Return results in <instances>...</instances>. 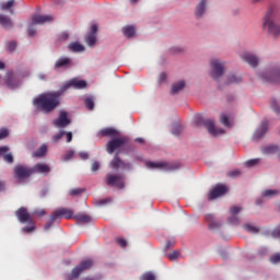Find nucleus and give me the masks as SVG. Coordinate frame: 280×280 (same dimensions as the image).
Masks as SVG:
<instances>
[{
    "mask_svg": "<svg viewBox=\"0 0 280 280\" xmlns=\"http://www.w3.org/2000/svg\"><path fill=\"white\" fill-rule=\"evenodd\" d=\"M80 194H84V189L73 188V189L70 190V196H80Z\"/></svg>",
    "mask_w": 280,
    "mask_h": 280,
    "instance_id": "nucleus-45",
    "label": "nucleus"
},
{
    "mask_svg": "<svg viewBox=\"0 0 280 280\" xmlns=\"http://www.w3.org/2000/svg\"><path fill=\"white\" fill-rule=\"evenodd\" d=\"M60 218H65L66 220H71V218H74L73 210L69 208H59L55 210L50 217V221L45 224L44 230L49 231V229H51V226L54 225V222H56V220H60Z\"/></svg>",
    "mask_w": 280,
    "mask_h": 280,
    "instance_id": "nucleus-4",
    "label": "nucleus"
},
{
    "mask_svg": "<svg viewBox=\"0 0 280 280\" xmlns=\"http://www.w3.org/2000/svg\"><path fill=\"white\" fill-rule=\"evenodd\" d=\"M220 121L225 126V128H231V121H229V116H226V114L220 115Z\"/></svg>",
    "mask_w": 280,
    "mask_h": 280,
    "instance_id": "nucleus-41",
    "label": "nucleus"
},
{
    "mask_svg": "<svg viewBox=\"0 0 280 280\" xmlns=\"http://www.w3.org/2000/svg\"><path fill=\"white\" fill-rule=\"evenodd\" d=\"M27 34L28 36H36V28H34V26H28Z\"/></svg>",
    "mask_w": 280,
    "mask_h": 280,
    "instance_id": "nucleus-52",
    "label": "nucleus"
},
{
    "mask_svg": "<svg viewBox=\"0 0 280 280\" xmlns=\"http://www.w3.org/2000/svg\"><path fill=\"white\" fill-rule=\"evenodd\" d=\"M243 229H245V231H247V233H252L253 235H257V233H259V228L247 223L243 225Z\"/></svg>",
    "mask_w": 280,
    "mask_h": 280,
    "instance_id": "nucleus-34",
    "label": "nucleus"
},
{
    "mask_svg": "<svg viewBox=\"0 0 280 280\" xmlns=\"http://www.w3.org/2000/svg\"><path fill=\"white\" fill-rule=\"evenodd\" d=\"M73 66V62L71 61V58L69 57H60L55 62V69H69Z\"/></svg>",
    "mask_w": 280,
    "mask_h": 280,
    "instance_id": "nucleus-18",
    "label": "nucleus"
},
{
    "mask_svg": "<svg viewBox=\"0 0 280 280\" xmlns=\"http://www.w3.org/2000/svg\"><path fill=\"white\" fill-rule=\"evenodd\" d=\"M260 78L264 82H272L275 84L280 83V67H273L266 70L261 73Z\"/></svg>",
    "mask_w": 280,
    "mask_h": 280,
    "instance_id": "nucleus-7",
    "label": "nucleus"
},
{
    "mask_svg": "<svg viewBox=\"0 0 280 280\" xmlns=\"http://www.w3.org/2000/svg\"><path fill=\"white\" fill-rule=\"evenodd\" d=\"M0 191H5V182L0 180Z\"/></svg>",
    "mask_w": 280,
    "mask_h": 280,
    "instance_id": "nucleus-61",
    "label": "nucleus"
},
{
    "mask_svg": "<svg viewBox=\"0 0 280 280\" xmlns=\"http://www.w3.org/2000/svg\"><path fill=\"white\" fill-rule=\"evenodd\" d=\"M88 83L85 80H79V79H71L66 84H63L60 90L55 92H46L43 94H39L37 97L33 100V106L38 110L39 113H45L46 115L49 113H52V110H56L60 106V96L69 91V89H77L82 90L86 89Z\"/></svg>",
    "mask_w": 280,
    "mask_h": 280,
    "instance_id": "nucleus-1",
    "label": "nucleus"
},
{
    "mask_svg": "<svg viewBox=\"0 0 280 280\" xmlns=\"http://www.w3.org/2000/svg\"><path fill=\"white\" fill-rule=\"evenodd\" d=\"M75 154V152L73 150L68 151L65 155H63V161H71V158Z\"/></svg>",
    "mask_w": 280,
    "mask_h": 280,
    "instance_id": "nucleus-49",
    "label": "nucleus"
},
{
    "mask_svg": "<svg viewBox=\"0 0 280 280\" xmlns=\"http://www.w3.org/2000/svg\"><path fill=\"white\" fill-rule=\"evenodd\" d=\"M73 218L75 221L80 222V224H89V222L93 220L91 215L84 213H78Z\"/></svg>",
    "mask_w": 280,
    "mask_h": 280,
    "instance_id": "nucleus-28",
    "label": "nucleus"
},
{
    "mask_svg": "<svg viewBox=\"0 0 280 280\" xmlns=\"http://www.w3.org/2000/svg\"><path fill=\"white\" fill-rule=\"evenodd\" d=\"M165 80H167V74H165V72H162V73L160 74V77H159V82H160V84H161L162 82H165Z\"/></svg>",
    "mask_w": 280,
    "mask_h": 280,
    "instance_id": "nucleus-56",
    "label": "nucleus"
},
{
    "mask_svg": "<svg viewBox=\"0 0 280 280\" xmlns=\"http://www.w3.org/2000/svg\"><path fill=\"white\" fill-rule=\"evenodd\" d=\"M178 257H180L179 252H173L172 254H168L170 261H176V259H178Z\"/></svg>",
    "mask_w": 280,
    "mask_h": 280,
    "instance_id": "nucleus-46",
    "label": "nucleus"
},
{
    "mask_svg": "<svg viewBox=\"0 0 280 280\" xmlns=\"http://www.w3.org/2000/svg\"><path fill=\"white\" fill-rule=\"evenodd\" d=\"M65 135L67 137V143H71V141H73V133L71 131H68Z\"/></svg>",
    "mask_w": 280,
    "mask_h": 280,
    "instance_id": "nucleus-54",
    "label": "nucleus"
},
{
    "mask_svg": "<svg viewBox=\"0 0 280 280\" xmlns=\"http://www.w3.org/2000/svg\"><path fill=\"white\" fill-rule=\"evenodd\" d=\"M65 135H66L65 131H59L57 135H55L52 137L54 143H58V141H60V139H62L65 137Z\"/></svg>",
    "mask_w": 280,
    "mask_h": 280,
    "instance_id": "nucleus-44",
    "label": "nucleus"
},
{
    "mask_svg": "<svg viewBox=\"0 0 280 280\" xmlns=\"http://www.w3.org/2000/svg\"><path fill=\"white\" fill-rule=\"evenodd\" d=\"M140 280H156V276L152 271H147L140 277Z\"/></svg>",
    "mask_w": 280,
    "mask_h": 280,
    "instance_id": "nucleus-40",
    "label": "nucleus"
},
{
    "mask_svg": "<svg viewBox=\"0 0 280 280\" xmlns=\"http://www.w3.org/2000/svg\"><path fill=\"white\" fill-rule=\"evenodd\" d=\"M54 21V18L51 15H33L32 22L34 25H43V23H49Z\"/></svg>",
    "mask_w": 280,
    "mask_h": 280,
    "instance_id": "nucleus-22",
    "label": "nucleus"
},
{
    "mask_svg": "<svg viewBox=\"0 0 280 280\" xmlns=\"http://www.w3.org/2000/svg\"><path fill=\"white\" fill-rule=\"evenodd\" d=\"M112 170H115L116 172L119 170H132V164L126 163L119 159V153H116L114 155V159L109 163Z\"/></svg>",
    "mask_w": 280,
    "mask_h": 280,
    "instance_id": "nucleus-13",
    "label": "nucleus"
},
{
    "mask_svg": "<svg viewBox=\"0 0 280 280\" xmlns=\"http://www.w3.org/2000/svg\"><path fill=\"white\" fill-rule=\"evenodd\" d=\"M129 139L127 137H119L109 140L106 144V150L108 154H113L115 150H119L122 145H126L128 143Z\"/></svg>",
    "mask_w": 280,
    "mask_h": 280,
    "instance_id": "nucleus-9",
    "label": "nucleus"
},
{
    "mask_svg": "<svg viewBox=\"0 0 280 280\" xmlns=\"http://www.w3.org/2000/svg\"><path fill=\"white\" fill-rule=\"evenodd\" d=\"M45 154H47V144H42L35 152H33L35 159H43Z\"/></svg>",
    "mask_w": 280,
    "mask_h": 280,
    "instance_id": "nucleus-31",
    "label": "nucleus"
},
{
    "mask_svg": "<svg viewBox=\"0 0 280 280\" xmlns=\"http://www.w3.org/2000/svg\"><path fill=\"white\" fill-rule=\"evenodd\" d=\"M271 108L275 110V113H277V115H279L280 106H279V104H277V101L271 102Z\"/></svg>",
    "mask_w": 280,
    "mask_h": 280,
    "instance_id": "nucleus-50",
    "label": "nucleus"
},
{
    "mask_svg": "<svg viewBox=\"0 0 280 280\" xmlns=\"http://www.w3.org/2000/svg\"><path fill=\"white\" fill-rule=\"evenodd\" d=\"M242 60L248 63L249 67H257L259 65V59L257 56L250 54V52H245L241 56Z\"/></svg>",
    "mask_w": 280,
    "mask_h": 280,
    "instance_id": "nucleus-20",
    "label": "nucleus"
},
{
    "mask_svg": "<svg viewBox=\"0 0 280 280\" xmlns=\"http://www.w3.org/2000/svg\"><path fill=\"white\" fill-rule=\"evenodd\" d=\"M106 185L108 187H117L118 189H124V178L121 175H110L106 176Z\"/></svg>",
    "mask_w": 280,
    "mask_h": 280,
    "instance_id": "nucleus-14",
    "label": "nucleus"
},
{
    "mask_svg": "<svg viewBox=\"0 0 280 280\" xmlns=\"http://www.w3.org/2000/svg\"><path fill=\"white\" fill-rule=\"evenodd\" d=\"M100 133L102 135V137H109L110 139H116L117 137H119V131L110 127L102 129Z\"/></svg>",
    "mask_w": 280,
    "mask_h": 280,
    "instance_id": "nucleus-23",
    "label": "nucleus"
},
{
    "mask_svg": "<svg viewBox=\"0 0 280 280\" xmlns=\"http://www.w3.org/2000/svg\"><path fill=\"white\" fill-rule=\"evenodd\" d=\"M264 27L268 30L271 36L280 35V25L275 23V20H272V11L267 12L265 16Z\"/></svg>",
    "mask_w": 280,
    "mask_h": 280,
    "instance_id": "nucleus-8",
    "label": "nucleus"
},
{
    "mask_svg": "<svg viewBox=\"0 0 280 280\" xmlns=\"http://www.w3.org/2000/svg\"><path fill=\"white\" fill-rule=\"evenodd\" d=\"M15 217L18 218L19 222H21V224H28L22 229L23 233H32L36 230L34 219H32V215L30 212H27V208L21 207L15 211Z\"/></svg>",
    "mask_w": 280,
    "mask_h": 280,
    "instance_id": "nucleus-2",
    "label": "nucleus"
},
{
    "mask_svg": "<svg viewBox=\"0 0 280 280\" xmlns=\"http://www.w3.org/2000/svg\"><path fill=\"white\" fill-rule=\"evenodd\" d=\"M13 172H14L15 178H18L19 180H25V179L30 178V176L34 175L33 167H30V166L23 165V164L15 165Z\"/></svg>",
    "mask_w": 280,
    "mask_h": 280,
    "instance_id": "nucleus-6",
    "label": "nucleus"
},
{
    "mask_svg": "<svg viewBox=\"0 0 280 280\" xmlns=\"http://www.w3.org/2000/svg\"><path fill=\"white\" fill-rule=\"evenodd\" d=\"M0 25H2L4 30H12L13 27L12 20L3 14H0Z\"/></svg>",
    "mask_w": 280,
    "mask_h": 280,
    "instance_id": "nucleus-26",
    "label": "nucleus"
},
{
    "mask_svg": "<svg viewBox=\"0 0 280 280\" xmlns=\"http://www.w3.org/2000/svg\"><path fill=\"white\" fill-rule=\"evenodd\" d=\"M206 221L209 222V229L211 231H215V229H220V226H222V223H220V221H217L213 218V214H207L206 215Z\"/></svg>",
    "mask_w": 280,
    "mask_h": 280,
    "instance_id": "nucleus-25",
    "label": "nucleus"
},
{
    "mask_svg": "<svg viewBox=\"0 0 280 280\" xmlns=\"http://www.w3.org/2000/svg\"><path fill=\"white\" fill-rule=\"evenodd\" d=\"M145 166L149 167L150 170H178V164H172L167 162H151L147 161Z\"/></svg>",
    "mask_w": 280,
    "mask_h": 280,
    "instance_id": "nucleus-11",
    "label": "nucleus"
},
{
    "mask_svg": "<svg viewBox=\"0 0 280 280\" xmlns=\"http://www.w3.org/2000/svg\"><path fill=\"white\" fill-rule=\"evenodd\" d=\"M229 191V188L224 186V184H217L209 192V200H215V198H220L224 196Z\"/></svg>",
    "mask_w": 280,
    "mask_h": 280,
    "instance_id": "nucleus-12",
    "label": "nucleus"
},
{
    "mask_svg": "<svg viewBox=\"0 0 280 280\" xmlns=\"http://www.w3.org/2000/svg\"><path fill=\"white\" fill-rule=\"evenodd\" d=\"M264 198H273V196H279V190L267 189L262 191Z\"/></svg>",
    "mask_w": 280,
    "mask_h": 280,
    "instance_id": "nucleus-38",
    "label": "nucleus"
},
{
    "mask_svg": "<svg viewBox=\"0 0 280 280\" xmlns=\"http://www.w3.org/2000/svg\"><path fill=\"white\" fill-rule=\"evenodd\" d=\"M266 132H268V121L264 120L260 127L254 132L253 141H259V139L264 138Z\"/></svg>",
    "mask_w": 280,
    "mask_h": 280,
    "instance_id": "nucleus-17",
    "label": "nucleus"
},
{
    "mask_svg": "<svg viewBox=\"0 0 280 280\" xmlns=\"http://www.w3.org/2000/svg\"><path fill=\"white\" fill-rule=\"evenodd\" d=\"M84 104L88 110H93L95 108V101L93 100V97H86L84 100Z\"/></svg>",
    "mask_w": 280,
    "mask_h": 280,
    "instance_id": "nucleus-39",
    "label": "nucleus"
},
{
    "mask_svg": "<svg viewBox=\"0 0 280 280\" xmlns=\"http://www.w3.org/2000/svg\"><path fill=\"white\" fill-rule=\"evenodd\" d=\"M91 170L92 172H97L100 170V162H93Z\"/></svg>",
    "mask_w": 280,
    "mask_h": 280,
    "instance_id": "nucleus-55",
    "label": "nucleus"
},
{
    "mask_svg": "<svg viewBox=\"0 0 280 280\" xmlns=\"http://www.w3.org/2000/svg\"><path fill=\"white\" fill-rule=\"evenodd\" d=\"M9 151H10V148L0 147V156H3V161H5V163H14V156L12 155V153L5 154V152H9Z\"/></svg>",
    "mask_w": 280,
    "mask_h": 280,
    "instance_id": "nucleus-24",
    "label": "nucleus"
},
{
    "mask_svg": "<svg viewBox=\"0 0 280 280\" xmlns=\"http://www.w3.org/2000/svg\"><path fill=\"white\" fill-rule=\"evenodd\" d=\"M211 72L210 75L213 80H219L224 75V62L220 61L219 59H212L210 61Z\"/></svg>",
    "mask_w": 280,
    "mask_h": 280,
    "instance_id": "nucleus-10",
    "label": "nucleus"
},
{
    "mask_svg": "<svg viewBox=\"0 0 280 280\" xmlns=\"http://www.w3.org/2000/svg\"><path fill=\"white\" fill-rule=\"evenodd\" d=\"M5 84L9 86V89H16L19 86V82L12 78V75H9L5 80Z\"/></svg>",
    "mask_w": 280,
    "mask_h": 280,
    "instance_id": "nucleus-36",
    "label": "nucleus"
},
{
    "mask_svg": "<svg viewBox=\"0 0 280 280\" xmlns=\"http://www.w3.org/2000/svg\"><path fill=\"white\" fill-rule=\"evenodd\" d=\"M12 5H14V0H9L8 2H1L0 9L1 10H10L11 14H13L14 11L12 10Z\"/></svg>",
    "mask_w": 280,
    "mask_h": 280,
    "instance_id": "nucleus-35",
    "label": "nucleus"
},
{
    "mask_svg": "<svg viewBox=\"0 0 280 280\" xmlns=\"http://www.w3.org/2000/svg\"><path fill=\"white\" fill-rule=\"evenodd\" d=\"M68 49L70 51L80 52V51H84V46L75 42V43L69 44Z\"/></svg>",
    "mask_w": 280,
    "mask_h": 280,
    "instance_id": "nucleus-33",
    "label": "nucleus"
},
{
    "mask_svg": "<svg viewBox=\"0 0 280 280\" xmlns=\"http://www.w3.org/2000/svg\"><path fill=\"white\" fill-rule=\"evenodd\" d=\"M82 280H100L97 277H85Z\"/></svg>",
    "mask_w": 280,
    "mask_h": 280,
    "instance_id": "nucleus-63",
    "label": "nucleus"
},
{
    "mask_svg": "<svg viewBox=\"0 0 280 280\" xmlns=\"http://www.w3.org/2000/svg\"><path fill=\"white\" fill-rule=\"evenodd\" d=\"M108 202H113V199L106 198V199L100 200L98 205H108Z\"/></svg>",
    "mask_w": 280,
    "mask_h": 280,
    "instance_id": "nucleus-59",
    "label": "nucleus"
},
{
    "mask_svg": "<svg viewBox=\"0 0 280 280\" xmlns=\"http://www.w3.org/2000/svg\"><path fill=\"white\" fill-rule=\"evenodd\" d=\"M47 212L45 211V209L42 210H36L35 211V215H38V218H43V215H45Z\"/></svg>",
    "mask_w": 280,
    "mask_h": 280,
    "instance_id": "nucleus-57",
    "label": "nucleus"
},
{
    "mask_svg": "<svg viewBox=\"0 0 280 280\" xmlns=\"http://www.w3.org/2000/svg\"><path fill=\"white\" fill-rule=\"evenodd\" d=\"M79 156H80L83 161H86V159H89V153H86V152H80V153H79Z\"/></svg>",
    "mask_w": 280,
    "mask_h": 280,
    "instance_id": "nucleus-60",
    "label": "nucleus"
},
{
    "mask_svg": "<svg viewBox=\"0 0 280 280\" xmlns=\"http://www.w3.org/2000/svg\"><path fill=\"white\" fill-rule=\"evenodd\" d=\"M185 89V81H178L172 85L171 95H176L179 91Z\"/></svg>",
    "mask_w": 280,
    "mask_h": 280,
    "instance_id": "nucleus-32",
    "label": "nucleus"
},
{
    "mask_svg": "<svg viewBox=\"0 0 280 280\" xmlns=\"http://www.w3.org/2000/svg\"><path fill=\"white\" fill-rule=\"evenodd\" d=\"M116 243L118 244V246H120L121 248H126V246H128V242L124 238H116Z\"/></svg>",
    "mask_w": 280,
    "mask_h": 280,
    "instance_id": "nucleus-48",
    "label": "nucleus"
},
{
    "mask_svg": "<svg viewBox=\"0 0 280 280\" xmlns=\"http://www.w3.org/2000/svg\"><path fill=\"white\" fill-rule=\"evenodd\" d=\"M85 42L89 47H94L95 43H97V24H93L91 26V32L85 37Z\"/></svg>",
    "mask_w": 280,
    "mask_h": 280,
    "instance_id": "nucleus-16",
    "label": "nucleus"
},
{
    "mask_svg": "<svg viewBox=\"0 0 280 280\" xmlns=\"http://www.w3.org/2000/svg\"><path fill=\"white\" fill-rule=\"evenodd\" d=\"M206 8H207V0H201L195 11L196 19H200V16H202V14H205Z\"/></svg>",
    "mask_w": 280,
    "mask_h": 280,
    "instance_id": "nucleus-27",
    "label": "nucleus"
},
{
    "mask_svg": "<svg viewBox=\"0 0 280 280\" xmlns=\"http://www.w3.org/2000/svg\"><path fill=\"white\" fill-rule=\"evenodd\" d=\"M8 135H10L8 129H1L0 130V139H5V137H8Z\"/></svg>",
    "mask_w": 280,
    "mask_h": 280,
    "instance_id": "nucleus-53",
    "label": "nucleus"
},
{
    "mask_svg": "<svg viewBox=\"0 0 280 280\" xmlns=\"http://www.w3.org/2000/svg\"><path fill=\"white\" fill-rule=\"evenodd\" d=\"M16 49V42L9 43V51H14Z\"/></svg>",
    "mask_w": 280,
    "mask_h": 280,
    "instance_id": "nucleus-58",
    "label": "nucleus"
},
{
    "mask_svg": "<svg viewBox=\"0 0 280 280\" xmlns=\"http://www.w3.org/2000/svg\"><path fill=\"white\" fill-rule=\"evenodd\" d=\"M259 163H261V159L257 158V159L248 160L245 163V165L246 167H255V165H259Z\"/></svg>",
    "mask_w": 280,
    "mask_h": 280,
    "instance_id": "nucleus-42",
    "label": "nucleus"
},
{
    "mask_svg": "<svg viewBox=\"0 0 280 280\" xmlns=\"http://www.w3.org/2000/svg\"><path fill=\"white\" fill-rule=\"evenodd\" d=\"M182 131H183V127H180V125H175L172 129V133L175 136L180 135Z\"/></svg>",
    "mask_w": 280,
    "mask_h": 280,
    "instance_id": "nucleus-47",
    "label": "nucleus"
},
{
    "mask_svg": "<svg viewBox=\"0 0 280 280\" xmlns=\"http://www.w3.org/2000/svg\"><path fill=\"white\" fill-rule=\"evenodd\" d=\"M172 247H174V243L167 241L166 245H165V248L168 249V248H172Z\"/></svg>",
    "mask_w": 280,
    "mask_h": 280,
    "instance_id": "nucleus-62",
    "label": "nucleus"
},
{
    "mask_svg": "<svg viewBox=\"0 0 280 280\" xmlns=\"http://www.w3.org/2000/svg\"><path fill=\"white\" fill-rule=\"evenodd\" d=\"M242 211V207L234 206L230 208L231 217L228 219L230 224H240V217H237V213Z\"/></svg>",
    "mask_w": 280,
    "mask_h": 280,
    "instance_id": "nucleus-19",
    "label": "nucleus"
},
{
    "mask_svg": "<svg viewBox=\"0 0 280 280\" xmlns=\"http://www.w3.org/2000/svg\"><path fill=\"white\" fill-rule=\"evenodd\" d=\"M51 167L46 163H37L33 166V174H49Z\"/></svg>",
    "mask_w": 280,
    "mask_h": 280,
    "instance_id": "nucleus-21",
    "label": "nucleus"
},
{
    "mask_svg": "<svg viewBox=\"0 0 280 280\" xmlns=\"http://www.w3.org/2000/svg\"><path fill=\"white\" fill-rule=\"evenodd\" d=\"M271 264H279L280 261V254H275L273 256L270 257Z\"/></svg>",
    "mask_w": 280,
    "mask_h": 280,
    "instance_id": "nucleus-51",
    "label": "nucleus"
},
{
    "mask_svg": "<svg viewBox=\"0 0 280 280\" xmlns=\"http://www.w3.org/2000/svg\"><path fill=\"white\" fill-rule=\"evenodd\" d=\"M242 82V77L235 74L228 75V84H240Z\"/></svg>",
    "mask_w": 280,
    "mask_h": 280,
    "instance_id": "nucleus-37",
    "label": "nucleus"
},
{
    "mask_svg": "<svg viewBox=\"0 0 280 280\" xmlns=\"http://www.w3.org/2000/svg\"><path fill=\"white\" fill-rule=\"evenodd\" d=\"M194 124L195 126L200 127V126H205V128H207L209 135H211L212 137H218V135H224V129H217L215 128V121H213L212 119H202V115L197 114L195 115L194 118Z\"/></svg>",
    "mask_w": 280,
    "mask_h": 280,
    "instance_id": "nucleus-3",
    "label": "nucleus"
},
{
    "mask_svg": "<svg viewBox=\"0 0 280 280\" xmlns=\"http://www.w3.org/2000/svg\"><path fill=\"white\" fill-rule=\"evenodd\" d=\"M122 34L126 36V38H132V36L137 34V30L132 25H127L122 27Z\"/></svg>",
    "mask_w": 280,
    "mask_h": 280,
    "instance_id": "nucleus-30",
    "label": "nucleus"
},
{
    "mask_svg": "<svg viewBox=\"0 0 280 280\" xmlns=\"http://www.w3.org/2000/svg\"><path fill=\"white\" fill-rule=\"evenodd\" d=\"M230 176H240V171H233L230 173Z\"/></svg>",
    "mask_w": 280,
    "mask_h": 280,
    "instance_id": "nucleus-64",
    "label": "nucleus"
},
{
    "mask_svg": "<svg viewBox=\"0 0 280 280\" xmlns=\"http://www.w3.org/2000/svg\"><path fill=\"white\" fill-rule=\"evenodd\" d=\"M52 124L56 128H67L71 124V119H69L67 112H60L59 117Z\"/></svg>",
    "mask_w": 280,
    "mask_h": 280,
    "instance_id": "nucleus-15",
    "label": "nucleus"
},
{
    "mask_svg": "<svg viewBox=\"0 0 280 280\" xmlns=\"http://www.w3.org/2000/svg\"><path fill=\"white\" fill-rule=\"evenodd\" d=\"M59 43H65V40H69V33L62 32L58 35Z\"/></svg>",
    "mask_w": 280,
    "mask_h": 280,
    "instance_id": "nucleus-43",
    "label": "nucleus"
},
{
    "mask_svg": "<svg viewBox=\"0 0 280 280\" xmlns=\"http://www.w3.org/2000/svg\"><path fill=\"white\" fill-rule=\"evenodd\" d=\"M93 259L91 258L82 260L78 266L72 269L71 275L68 276L66 280L79 279L82 272H85V270H91L93 268Z\"/></svg>",
    "mask_w": 280,
    "mask_h": 280,
    "instance_id": "nucleus-5",
    "label": "nucleus"
},
{
    "mask_svg": "<svg viewBox=\"0 0 280 280\" xmlns=\"http://www.w3.org/2000/svg\"><path fill=\"white\" fill-rule=\"evenodd\" d=\"M261 152L262 154H277V152H279V145L269 144V145L262 147Z\"/></svg>",
    "mask_w": 280,
    "mask_h": 280,
    "instance_id": "nucleus-29",
    "label": "nucleus"
}]
</instances>
